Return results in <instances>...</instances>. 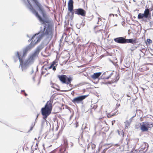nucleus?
I'll list each match as a JSON object with an SVG mask.
<instances>
[{
  "mask_svg": "<svg viewBox=\"0 0 153 153\" xmlns=\"http://www.w3.org/2000/svg\"><path fill=\"white\" fill-rule=\"evenodd\" d=\"M134 1V2H135V0H134V1Z\"/></svg>",
  "mask_w": 153,
  "mask_h": 153,
  "instance_id": "4c0bfd02",
  "label": "nucleus"
},
{
  "mask_svg": "<svg viewBox=\"0 0 153 153\" xmlns=\"http://www.w3.org/2000/svg\"><path fill=\"white\" fill-rule=\"evenodd\" d=\"M70 145L71 146V147H73V145H74L73 143L72 142H70Z\"/></svg>",
  "mask_w": 153,
  "mask_h": 153,
  "instance_id": "bb28decb",
  "label": "nucleus"
},
{
  "mask_svg": "<svg viewBox=\"0 0 153 153\" xmlns=\"http://www.w3.org/2000/svg\"><path fill=\"white\" fill-rule=\"evenodd\" d=\"M152 76H153V75H152Z\"/></svg>",
  "mask_w": 153,
  "mask_h": 153,
  "instance_id": "c03bdc74",
  "label": "nucleus"
},
{
  "mask_svg": "<svg viewBox=\"0 0 153 153\" xmlns=\"http://www.w3.org/2000/svg\"><path fill=\"white\" fill-rule=\"evenodd\" d=\"M74 13L76 14L80 15L82 16H85L86 14L85 11L81 8L75 9Z\"/></svg>",
  "mask_w": 153,
  "mask_h": 153,
  "instance_id": "9d476101",
  "label": "nucleus"
},
{
  "mask_svg": "<svg viewBox=\"0 0 153 153\" xmlns=\"http://www.w3.org/2000/svg\"><path fill=\"white\" fill-rule=\"evenodd\" d=\"M35 124H32V125L30 127V130H32L33 129V127Z\"/></svg>",
  "mask_w": 153,
  "mask_h": 153,
  "instance_id": "393cba45",
  "label": "nucleus"
},
{
  "mask_svg": "<svg viewBox=\"0 0 153 153\" xmlns=\"http://www.w3.org/2000/svg\"><path fill=\"white\" fill-rule=\"evenodd\" d=\"M56 151L55 150H53L50 152V153H55Z\"/></svg>",
  "mask_w": 153,
  "mask_h": 153,
  "instance_id": "c85d7f7f",
  "label": "nucleus"
},
{
  "mask_svg": "<svg viewBox=\"0 0 153 153\" xmlns=\"http://www.w3.org/2000/svg\"><path fill=\"white\" fill-rule=\"evenodd\" d=\"M115 146H118V145L117 144H116Z\"/></svg>",
  "mask_w": 153,
  "mask_h": 153,
  "instance_id": "e433bc0d",
  "label": "nucleus"
},
{
  "mask_svg": "<svg viewBox=\"0 0 153 153\" xmlns=\"http://www.w3.org/2000/svg\"><path fill=\"white\" fill-rule=\"evenodd\" d=\"M113 73L112 72H111L110 74V75H109V76H107V77H105L104 78V79H108L109 78H110L111 76L112 75Z\"/></svg>",
  "mask_w": 153,
  "mask_h": 153,
  "instance_id": "aec40b11",
  "label": "nucleus"
},
{
  "mask_svg": "<svg viewBox=\"0 0 153 153\" xmlns=\"http://www.w3.org/2000/svg\"><path fill=\"white\" fill-rule=\"evenodd\" d=\"M39 52V49H37L34 52L32 53L29 57L27 62H23V60L21 57V55L19 56V52H16L15 53V56L19 60L20 64L21 67L22 71L25 69L28 65L33 62L36 58L38 56Z\"/></svg>",
  "mask_w": 153,
  "mask_h": 153,
  "instance_id": "f03ea898",
  "label": "nucleus"
},
{
  "mask_svg": "<svg viewBox=\"0 0 153 153\" xmlns=\"http://www.w3.org/2000/svg\"><path fill=\"white\" fill-rule=\"evenodd\" d=\"M136 88L137 89V90L136 91V92H137V87H136Z\"/></svg>",
  "mask_w": 153,
  "mask_h": 153,
  "instance_id": "f704fd0d",
  "label": "nucleus"
},
{
  "mask_svg": "<svg viewBox=\"0 0 153 153\" xmlns=\"http://www.w3.org/2000/svg\"><path fill=\"white\" fill-rule=\"evenodd\" d=\"M147 42L149 44L152 43V41L150 39H148L147 40Z\"/></svg>",
  "mask_w": 153,
  "mask_h": 153,
  "instance_id": "4be33fe9",
  "label": "nucleus"
},
{
  "mask_svg": "<svg viewBox=\"0 0 153 153\" xmlns=\"http://www.w3.org/2000/svg\"><path fill=\"white\" fill-rule=\"evenodd\" d=\"M76 127H77L78 126V123L77 122H76Z\"/></svg>",
  "mask_w": 153,
  "mask_h": 153,
  "instance_id": "c756f323",
  "label": "nucleus"
},
{
  "mask_svg": "<svg viewBox=\"0 0 153 153\" xmlns=\"http://www.w3.org/2000/svg\"><path fill=\"white\" fill-rule=\"evenodd\" d=\"M141 130L143 132L147 131L152 127V124L149 122H143L140 123Z\"/></svg>",
  "mask_w": 153,
  "mask_h": 153,
  "instance_id": "39448f33",
  "label": "nucleus"
},
{
  "mask_svg": "<svg viewBox=\"0 0 153 153\" xmlns=\"http://www.w3.org/2000/svg\"><path fill=\"white\" fill-rule=\"evenodd\" d=\"M149 25L151 27L153 26V20L149 22Z\"/></svg>",
  "mask_w": 153,
  "mask_h": 153,
  "instance_id": "5701e85b",
  "label": "nucleus"
},
{
  "mask_svg": "<svg viewBox=\"0 0 153 153\" xmlns=\"http://www.w3.org/2000/svg\"><path fill=\"white\" fill-rule=\"evenodd\" d=\"M144 13L145 15V16H146L148 17L149 14V10L148 9H145Z\"/></svg>",
  "mask_w": 153,
  "mask_h": 153,
  "instance_id": "2eb2a0df",
  "label": "nucleus"
},
{
  "mask_svg": "<svg viewBox=\"0 0 153 153\" xmlns=\"http://www.w3.org/2000/svg\"><path fill=\"white\" fill-rule=\"evenodd\" d=\"M69 84V86H70L71 87H72V85H71V83L70 84Z\"/></svg>",
  "mask_w": 153,
  "mask_h": 153,
  "instance_id": "473e14b6",
  "label": "nucleus"
},
{
  "mask_svg": "<svg viewBox=\"0 0 153 153\" xmlns=\"http://www.w3.org/2000/svg\"><path fill=\"white\" fill-rule=\"evenodd\" d=\"M113 123H114V122H112V124H113Z\"/></svg>",
  "mask_w": 153,
  "mask_h": 153,
  "instance_id": "a19ab883",
  "label": "nucleus"
},
{
  "mask_svg": "<svg viewBox=\"0 0 153 153\" xmlns=\"http://www.w3.org/2000/svg\"><path fill=\"white\" fill-rule=\"evenodd\" d=\"M142 13H140L138 15V19H142L143 18Z\"/></svg>",
  "mask_w": 153,
  "mask_h": 153,
  "instance_id": "a211bd4d",
  "label": "nucleus"
},
{
  "mask_svg": "<svg viewBox=\"0 0 153 153\" xmlns=\"http://www.w3.org/2000/svg\"><path fill=\"white\" fill-rule=\"evenodd\" d=\"M56 65L54 66V65H53V67H52V68H53V70L54 71L56 70Z\"/></svg>",
  "mask_w": 153,
  "mask_h": 153,
  "instance_id": "b1692460",
  "label": "nucleus"
},
{
  "mask_svg": "<svg viewBox=\"0 0 153 153\" xmlns=\"http://www.w3.org/2000/svg\"><path fill=\"white\" fill-rule=\"evenodd\" d=\"M33 47L31 46V44H30L28 46L26 47L23 50V56L22 55L21 56V54L20 55L19 54V56L21 55V57L22 58V59L23 60V57L24 56H25L27 54V52L29 51L31 48Z\"/></svg>",
  "mask_w": 153,
  "mask_h": 153,
  "instance_id": "6e6552de",
  "label": "nucleus"
},
{
  "mask_svg": "<svg viewBox=\"0 0 153 153\" xmlns=\"http://www.w3.org/2000/svg\"><path fill=\"white\" fill-rule=\"evenodd\" d=\"M114 16V14H111L109 15V16Z\"/></svg>",
  "mask_w": 153,
  "mask_h": 153,
  "instance_id": "7c9ffc66",
  "label": "nucleus"
},
{
  "mask_svg": "<svg viewBox=\"0 0 153 153\" xmlns=\"http://www.w3.org/2000/svg\"><path fill=\"white\" fill-rule=\"evenodd\" d=\"M145 145L146 146H147V148H148L149 147V145L147 143H145Z\"/></svg>",
  "mask_w": 153,
  "mask_h": 153,
  "instance_id": "cd10ccee",
  "label": "nucleus"
},
{
  "mask_svg": "<svg viewBox=\"0 0 153 153\" xmlns=\"http://www.w3.org/2000/svg\"><path fill=\"white\" fill-rule=\"evenodd\" d=\"M113 123H114V122H112V124H113Z\"/></svg>",
  "mask_w": 153,
  "mask_h": 153,
  "instance_id": "ea45409f",
  "label": "nucleus"
},
{
  "mask_svg": "<svg viewBox=\"0 0 153 153\" xmlns=\"http://www.w3.org/2000/svg\"><path fill=\"white\" fill-rule=\"evenodd\" d=\"M53 101L50 100L48 101L44 107L41 109L42 114L43 116V118L45 120L42 121V122H45L46 121V119L49 115L51 113L52 109Z\"/></svg>",
  "mask_w": 153,
  "mask_h": 153,
  "instance_id": "7ed1b4c3",
  "label": "nucleus"
},
{
  "mask_svg": "<svg viewBox=\"0 0 153 153\" xmlns=\"http://www.w3.org/2000/svg\"><path fill=\"white\" fill-rule=\"evenodd\" d=\"M101 72L94 73L93 75H91V77L93 79L95 80L98 78L99 76L101 75Z\"/></svg>",
  "mask_w": 153,
  "mask_h": 153,
  "instance_id": "f8f14e48",
  "label": "nucleus"
},
{
  "mask_svg": "<svg viewBox=\"0 0 153 153\" xmlns=\"http://www.w3.org/2000/svg\"><path fill=\"white\" fill-rule=\"evenodd\" d=\"M64 144H65V146H66V147H67L68 143L67 140L66 139L64 140Z\"/></svg>",
  "mask_w": 153,
  "mask_h": 153,
  "instance_id": "6ab92c4d",
  "label": "nucleus"
},
{
  "mask_svg": "<svg viewBox=\"0 0 153 153\" xmlns=\"http://www.w3.org/2000/svg\"><path fill=\"white\" fill-rule=\"evenodd\" d=\"M40 33L39 32L36 34L32 37L30 41H31V42L30 44H31V46L33 47L34 46V45L36 44L38 42H39L40 40L37 41L38 39V37L39 36Z\"/></svg>",
  "mask_w": 153,
  "mask_h": 153,
  "instance_id": "423d86ee",
  "label": "nucleus"
},
{
  "mask_svg": "<svg viewBox=\"0 0 153 153\" xmlns=\"http://www.w3.org/2000/svg\"><path fill=\"white\" fill-rule=\"evenodd\" d=\"M136 42V40L135 39H126V43H130L132 44H135Z\"/></svg>",
  "mask_w": 153,
  "mask_h": 153,
  "instance_id": "ddd939ff",
  "label": "nucleus"
},
{
  "mask_svg": "<svg viewBox=\"0 0 153 153\" xmlns=\"http://www.w3.org/2000/svg\"><path fill=\"white\" fill-rule=\"evenodd\" d=\"M114 41L118 43L125 44L126 43V39L123 37H117L114 39Z\"/></svg>",
  "mask_w": 153,
  "mask_h": 153,
  "instance_id": "1a4fd4ad",
  "label": "nucleus"
},
{
  "mask_svg": "<svg viewBox=\"0 0 153 153\" xmlns=\"http://www.w3.org/2000/svg\"><path fill=\"white\" fill-rule=\"evenodd\" d=\"M87 97V95H82L75 97L72 100V102L74 103H80Z\"/></svg>",
  "mask_w": 153,
  "mask_h": 153,
  "instance_id": "0eeeda50",
  "label": "nucleus"
},
{
  "mask_svg": "<svg viewBox=\"0 0 153 153\" xmlns=\"http://www.w3.org/2000/svg\"><path fill=\"white\" fill-rule=\"evenodd\" d=\"M38 147L37 146H35V150L37 149V148Z\"/></svg>",
  "mask_w": 153,
  "mask_h": 153,
  "instance_id": "2f4dec72",
  "label": "nucleus"
},
{
  "mask_svg": "<svg viewBox=\"0 0 153 153\" xmlns=\"http://www.w3.org/2000/svg\"><path fill=\"white\" fill-rule=\"evenodd\" d=\"M25 96H27V94L26 93H25Z\"/></svg>",
  "mask_w": 153,
  "mask_h": 153,
  "instance_id": "72a5a7b5",
  "label": "nucleus"
},
{
  "mask_svg": "<svg viewBox=\"0 0 153 153\" xmlns=\"http://www.w3.org/2000/svg\"><path fill=\"white\" fill-rule=\"evenodd\" d=\"M39 83H40V82H39V83H38V84H39Z\"/></svg>",
  "mask_w": 153,
  "mask_h": 153,
  "instance_id": "79ce46f5",
  "label": "nucleus"
},
{
  "mask_svg": "<svg viewBox=\"0 0 153 153\" xmlns=\"http://www.w3.org/2000/svg\"><path fill=\"white\" fill-rule=\"evenodd\" d=\"M24 1V3L30 10L37 17L41 22H43L42 26L40 27V30L39 32L40 34L38 37L37 41L41 40L44 36H45L47 38H51L53 32L52 27V22L51 19H43L33 8V7L35 8L44 18L45 14L42 7L38 2V1Z\"/></svg>",
  "mask_w": 153,
  "mask_h": 153,
  "instance_id": "f257e3e1",
  "label": "nucleus"
},
{
  "mask_svg": "<svg viewBox=\"0 0 153 153\" xmlns=\"http://www.w3.org/2000/svg\"><path fill=\"white\" fill-rule=\"evenodd\" d=\"M24 91H24V90H22V91H22V92H23V91H24Z\"/></svg>",
  "mask_w": 153,
  "mask_h": 153,
  "instance_id": "c9c22d12",
  "label": "nucleus"
},
{
  "mask_svg": "<svg viewBox=\"0 0 153 153\" xmlns=\"http://www.w3.org/2000/svg\"><path fill=\"white\" fill-rule=\"evenodd\" d=\"M125 128L127 129L128 128V126H129L130 124V123L128 120H126L125 122Z\"/></svg>",
  "mask_w": 153,
  "mask_h": 153,
  "instance_id": "dca6fc26",
  "label": "nucleus"
},
{
  "mask_svg": "<svg viewBox=\"0 0 153 153\" xmlns=\"http://www.w3.org/2000/svg\"><path fill=\"white\" fill-rule=\"evenodd\" d=\"M58 77L62 83L67 84V85L70 84L71 81L72 80L71 77L69 76L68 77L67 76L65 75H58Z\"/></svg>",
  "mask_w": 153,
  "mask_h": 153,
  "instance_id": "20e7f679",
  "label": "nucleus"
},
{
  "mask_svg": "<svg viewBox=\"0 0 153 153\" xmlns=\"http://www.w3.org/2000/svg\"><path fill=\"white\" fill-rule=\"evenodd\" d=\"M38 117V116H37V117H36V119H37V117Z\"/></svg>",
  "mask_w": 153,
  "mask_h": 153,
  "instance_id": "58836bf2",
  "label": "nucleus"
},
{
  "mask_svg": "<svg viewBox=\"0 0 153 153\" xmlns=\"http://www.w3.org/2000/svg\"><path fill=\"white\" fill-rule=\"evenodd\" d=\"M98 22L97 23V24H98V25L101 24V23H100V21H101L102 19L101 18L98 17Z\"/></svg>",
  "mask_w": 153,
  "mask_h": 153,
  "instance_id": "412c9836",
  "label": "nucleus"
},
{
  "mask_svg": "<svg viewBox=\"0 0 153 153\" xmlns=\"http://www.w3.org/2000/svg\"><path fill=\"white\" fill-rule=\"evenodd\" d=\"M142 15H143V18L145 17V18H147V17L146 16L145 14L144 13H142Z\"/></svg>",
  "mask_w": 153,
  "mask_h": 153,
  "instance_id": "a878e982",
  "label": "nucleus"
},
{
  "mask_svg": "<svg viewBox=\"0 0 153 153\" xmlns=\"http://www.w3.org/2000/svg\"><path fill=\"white\" fill-rule=\"evenodd\" d=\"M73 1H69L68 3V10L70 12H71L73 10Z\"/></svg>",
  "mask_w": 153,
  "mask_h": 153,
  "instance_id": "9b49d317",
  "label": "nucleus"
},
{
  "mask_svg": "<svg viewBox=\"0 0 153 153\" xmlns=\"http://www.w3.org/2000/svg\"><path fill=\"white\" fill-rule=\"evenodd\" d=\"M35 140H36V138H35Z\"/></svg>",
  "mask_w": 153,
  "mask_h": 153,
  "instance_id": "37998d69",
  "label": "nucleus"
},
{
  "mask_svg": "<svg viewBox=\"0 0 153 153\" xmlns=\"http://www.w3.org/2000/svg\"><path fill=\"white\" fill-rule=\"evenodd\" d=\"M58 153H68V152L66 151V148H64L61 149L59 152Z\"/></svg>",
  "mask_w": 153,
  "mask_h": 153,
  "instance_id": "f3484780",
  "label": "nucleus"
},
{
  "mask_svg": "<svg viewBox=\"0 0 153 153\" xmlns=\"http://www.w3.org/2000/svg\"><path fill=\"white\" fill-rule=\"evenodd\" d=\"M57 65V62H56V61H54L53 62L52 64L51 65L49 66H48L46 67L44 69L45 70H49L51 68H52V67H53V65Z\"/></svg>",
  "mask_w": 153,
  "mask_h": 153,
  "instance_id": "4468645a",
  "label": "nucleus"
}]
</instances>
